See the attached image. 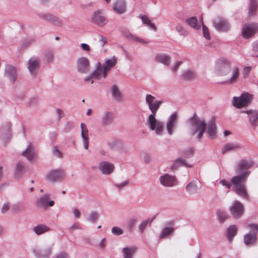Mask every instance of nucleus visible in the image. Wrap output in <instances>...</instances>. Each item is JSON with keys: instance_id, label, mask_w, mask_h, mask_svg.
Masks as SVG:
<instances>
[{"instance_id": "obj_1", "label": "nucleus", "mask_w": 258, "mask_h": 258, "mask_svg": "<svg viewBox=\"0 0 258 258\" xmlns=\"http://www.w3.org/2000/svg\"><path fill=\"white\" fill-rule=\"evenodd\" d=\"M155 97L150 94L147 95L146 97V102L152 112L147 118V123L151 130L155 131L157 135H160L163 132L164 124L162 122L157 120L155 116L162 101H155Z\"/></svg>"}, {"instance_id": "obj_2", "label": "nucleus", "mask_w": 258, "mask_h": 258, "mask_svg": "<svg viewBox=\"0 0 258 258\" xmlns=\"http://www.w3.org/2000/svg\"><path fill=\"white\" fill-rule=\"evenodd\" d=\"M231 62L229 60L225 59L218 60L215 65V70L219 75H227L231 71V76L226 81V84H234L236 83L239 77V70L237 67H233L230 69Z\"/></svg>"}, {"instance_id": "obj_3", "label": "nucleus", "mask_w": 258, "mask_h": 258, "mask_svg": "<svg viewBox=\"0 0 258 258\" xmlns=\"http://www.w3.org/2000/svg\"><path fill=\"white\" fill-rule=\"evenodd\" d=\"M250 172L237 173V175L231 178L230 182L234 186L235 192L239 196L248 200V194L246 190L245 183Z\"/></svg>"}, {"instance_id": "obj_4", "label": "nucleus", "mask_w": 258, "mask_h": 258, "mask_svg": "<svg viewBox=\"0 0 258 258\" xmlns=\"http://www.w3.org/2000/svg\"><path fill=\"white\" fill-rule=\"evenodd\" d=\"M190 123V133L192 135L196 136V137L200 140L202 138L204 133L206 131L207 124L203 119L199 118L196 114L189 119Z\"/></svg>"}, {"instance_id": "obj_5", "label": "nucleus", "mask_w": 258, "mask_h": 258, "mask_svg": "<svg viewBox=\"0 0 258 258\" xmlns=\"http://www.w3.org/2000/svg\"><path fill=\"white\" fill-rule=\"evenodd\" d=\"M252 98V95L248 93H244L239 97H234L233 104L236 107L240 108L247 106L251 101Z\"/></svg>"}, {"instance_id": "obj_6", "label": "nucleus", "mask_w": 258, "mask_h": 258, "mask_svg": "<svg viewBox=\"0 0 258 258\" xmlns=\"http://www.w3.org/2000/svg\"><path fill=\"white\" fill-rule=\"evenodd\" d=\"M251 160L242 159L239 161L235 166V171L236 173L250 172L248 171L253 165Z\"/></svg>"}, {"instance_id": "obj_7", "label": "nucleus", "mask_w": 258, "mask_h": 258, "mask_svg": "<svg viewBox=\"0 0 258 258\" xmlns=\"http://www.w3.org/2000/svg\"><path fill=\"white\" fill-rule=\"evenodd\" d=\"M258 30L257 25L254 23L245 24L242 29V35L244 38H249L253 36Z\"/></svg>"}, {"instance_id": "obj_8", "label": "nucleus", "mask_w": 258, "mask_h": 258, "mask_svg": "<svg viewBox=\"0 0 258 258\" xmlns=\"http://www.w3.org/2000/svg\"><path fill=\"white\" fill-rule=\"evenodd\" d=\"M78 71L83 74L88 73L90 69V61L86 57H81L77 61Z\"/></svg>"}, {"instance_id": "obj_9", "label": "nucleus", "mask_w": 258, "mask_h": 258, "mask_svg": "<svg viewBox=\"0 0 258 258\" xmlns=\"http://www.w3.org/2000/svg\"><path fill=\"white\" fill-rule=\"evenodd\" d=\"M248 227L253 233L247 234L244 236V241L246 245L252 244L255 241L256 238L255 233L258 231V226L256 224H249Z\"/></svg>"}, {"instance_id": "obj_10", "label": "nucleus", "mask_w": 258, "mask_h": 258, "mask_svg": "<svg viewBox=\"0 0 258 258\" xmlns=\"http://www.w3.org/2000/svg\"><path fill=\"white\" fill-rule=\"evenodd\" d=\"M92 20L94 23L100 27L104 26L107 23V19L100 10L94 13Z\"/></svg>"}, {"instance_id": "obj_11", "label": "nucleus", "mask_w": 258, "mask_h": 258, "mask_svg": "<svg viewBox=\"0 0 258 258\" xmlns=\"http://www.w3.org/2000/svg\"><path fill=\"white\" fill-rule=\"evenodd\" d=\"M243 206L239 201H235L230 208L231 215L234 218H239L243 213Z\"/></svg>"}, {"instance_id": "obj_12", "label": "nucleus", "mask_w": 258, "mask_h": 258, "mask_svg": "<svg viewBox=\"0 0 258 258\" xmlns=\"http://www.w3.org/2000/svg\"><path fill=\"white\" fill-rule=\"evenodd\" d=\"M64 176V173L62 170H53L47 174V178L48 180L54 182L63 178Z\"/></svg>"}, {"instance_id": "obj_13", "label": "nucleus", "mask_w": 258, "mask_h": 258, "mask_svg": "<svg viewBox=\"0 0 258 258\" xmlns=\"http://www.w3.org/2000/svg\"><path fill=\"white\" fill-rule=\"evenodd\" d=\"M99 169L104 174H109L114 169L113 164L106 161L101 162L99 164Z\"/></svg>"}, {"instance_id": "obj_14", "label": "nucleus", "mask_w": 258, "mask_h": 258, "mask_svg": "<svg viewBox=\"0 0 258 258\" xmlns=\"http://www.w3.org/2000/svg\"><path fill=\"white\" fill-rule=\"evenodd\" d=\"M215 27L218 31L226 32L229 30L230 26L227 21L222 18L218 19L215 23Z\"/></svg>"}, {"instance_id": "obj_15", "label": "nucleus", "mask_w": 258, "mask_h": 258, "mask_svg": "<svg viewBox=\"0 0 258 258\" xmlns=\"http://www.w3.org/2000/svg\"><path fill=\"white\" fill-rule=\"evenodd\" d=\"M160 182L162 184L166 186H173L176 184V181L174 177L165 175L160 177Z\"/></svg>"}, {"instance_id": "obj_16", "label": "nucleus", "mask_w": 258, "mask_h": 258, "mask_svg": "<svg viewBox=\"0 0 258 258\" xmlns=\"http://www.w3.org/2000/svg\"><path fill=\"white\" fill-rule=\"evenodd\" d=\"M39 60L36 58H32L28 61V69L32 75H35L39 66Z\"/></svg>"}, {"instance_id": "obj_17", "label": "nucleus", "mask_w": 258, "mask_h": 258, "mask_svg": "<svg viewBox=\"0 0 258 258\" xmlns=\"http://www.w3.org/2000/svg\"><path fill=\"white\" fill-rule=\"evenodd\" d=\"M116 62L117 59L115 56L106 60L105 64L102 68L104 70V78L106 77L108 72L115 66Z\"/></svg>"}, {"instance_id": "obj_18", "label": "nucleus", "mask_w": 258, "mask_h": 258, "mask_svg": "<svg viewBox=\"0 0 258 258\" xmlns=\"http://www.w3.org/2000/svg\"><path fill=\"white\" fill-rule=\"evenodd\" d=\"M5 75L13 83L15 82L17 79V73L14 67L12 66H7L5 70Z\"/></svg>"}, {"instance_id": "obj_19", "label": "nucleus", "mask_w": 258, "mask_h": 258, "mask_svg": "<svg viewBox=\"0 0 258 258\" xmlns=\"http://www.w3.org/2000/svg\"><path fill=\"white\" fill-rule=\"evenodd\" d=\"M81 136L83 139L84 146L85 149H88L89 147V137H88V130L86 125L82 123L81 124Z\"/></svg>"}, {"instance_id": "obj_20", "label": "nucleus", "mask_w": 258, "mask_h": 258, "mask_svg": "<svg viewBox=\"0 0 258 258\" xmlns=\"http://www.w3.org/2000/svg\"><path fill=\"white\" fill-rule=\"evenodd\" d=\"M201 188L200 181L195 180L190 182L186 186V190L189 194H195Z\"/></svg>"}, {"instance_id": "obj_21", "label": "nucleus", "mask_w": 258, "mask_h": 258, "mask_svg": "<svg viewBox=\"0 0 258 258\" xmlns=\"http://www.w3.org/2000/svg\"><path fill=\"white\" fill-rule=\"evenodd\" d=\"M177 119V113L174 112L171 114L167 123V130L169 135L172 134V130L175 125Z\"/></svg>"}, {"instance_id": "obj_22", "label": "nucleus", "mask_w": 258, "mask_h": 258, "mask_svg": "<svg viewBox=\"0 0 258 258\" xmlns=\"http://www.w3.org/2000/svg\"><path fill=\"white\" fill-rule=\"evenodd\" d=\"M54 202L50 201L49 202V196L47 195H44V196L40 198L38 204L39 206L43 207L44 209H46L48 206L52 207L54 205Z\"/></svg>"}, {"instance_id": "obj_23", "label": "nucleus", "mask_w": 258, "mask_h": 258, "mask_svg": "<svg viewBox=\"0 0 258 258\" xmlns=\"http://www.w3.org/2000/svg\"><path fill=\"white\" fill-rule=\"evenodd\" d=\"M113 10L117 13L121 14L125 12V4L123 0L116 1L113 5Z\"/></svg>"}, {"instance_id": "obj_24", "label": "nucleus", "mask_w": 258, "mask_h": 258, "mask_svg": "<svg viewBox=\"0 0 258 258\" xmlns=\"http://www.w3.org/2000/svg\"><path fill=\"white\" fill-rule=\"evenodd\" d=\"M170 57L164 53L157 54L155 57V60L158 62L162 63L168 66L170 63Z\"/></svg>"}, {"instance_id": "obj_25", "label": "nucleus", "mask_w": 258, "mask_h": 258, "mask_svg": "<svg viewBox=\"0 0 258 258\" xmlns=\"http://www.w3.org/2000/svg\"><path fill=\"white\" fill-rule=\"evenodd\" d=\"M208 133L212 138H214L216 135V127L215 124V119L213 117L210 121L208 126Z\"/></svg>"}, {"instance_id": "obj_26", "label": "nucleus", "mask_w": 258, "mask_h": 258, "mask_svg": "<svg viewBox=\"0 0 258 258\" xmlns=\"http://www.w3.org/2000/svg\"><path fill=\"white\" fill-rule=\"evenodd\" d=\"M240 148V146L236 144L228 143L225 144L223 147L221 153L223 154L227 152L235 151Z\"/></svg>"}, {"instance_id": "obj_27", "label": "nucleus", "mask_w": 258, "mask_h": 258, "mask_svg": "<svg viewBox=\"0 0 258 258\" xmlns=\"http://www.w3.org/2000/svg\"><path fill=\"white\" fill-rule=\"evenodd\" d=\"M102 77L104 78V70L102 68H98L91 75V76L85 79L88 81L90 79H100Z\"/></svg>"}, {"instance_id": "obj_28", "label": "nucleus", "mask_w": 258, "mask_h": 258, "mask_svg": "<svg viewBox=\"0 0 258 258\" xmlns=\"http://www.w3.org/2000/svg\"><path fill=\"white\" fill-rule=\"evenodd\" d=\"M113 114L111 112H107L105 113L102 118V124L107 125L112 123L113 119Z\"/></svg>"}, {"instance_id": "obj_29", "label": "nucleus", "mask_w": 258, "mask_h": 258, "mask_svg": "<svg viewBox=\"0 0 258 258\" xmlns=\"http://www.w3.org/2000/svg\"><path fill=\"white\" fill-rule=\"evenodd\" d=\"M136 249V247L135 246L123 248L122 249L123 258H132Z\"/></svg>"}, {"instance_id": "obj_30", "label": "nucleus", "mask_w": 258, "mask_h": 258, "mask_svg": "<svg viewBox=\"0 0 258 258\" xmlns=\"http://www.w3.org/2000/svg\"><path fill=\"white\" fill-rule=\"evenodd\" d=\"M247 113L251 125L254 127L258 126V112L256 111H251Z\"/></svg>"}, {"instance_id": "obj_31", "label": "nucleus", "mask_w": 258, "mask_h": 258, "mask_svg": "<svg viewBox=\"0 0 258 258\" xmlns=\"http://www.w3.org/2000/svg\"><path fill=\"white\" fill-rule=\"evenodd\" d=\"M196 74L192 71L187 70L183 72L181 76L183 80L190 81L196 78Z\"/></svg>"}, {"instance_id": "obj_32", "label": "nucleus", "mask_w": 258, "mask_h": 258, "mask_svg": "<svg viewBox=\"0 0 258 258\" xmlns=\"http://www.w3.org/2000/svg\"><path fill=\"white\" fill-rule=\"evenodd\" d=\"M237 228L235 225L230 226L227 229V238L230 241H232L233 238L237 233Z\"/></svg>"}, {"instance_id": "obj_33", "label": "nucleus", "mask_w": 258, "mask_h": 258, "mask_svg": "<svg viewBox=\"0 0 258 258\" xmlns=\"http://www.w3.org/2000/svg\"><path fill=\"white\" fill-rule=\"evenodd\" d=\"M23 155L30 161L34 158L35 154L33 151V148L31 145H29L27 149L23 152Z\"/></svg>"}, {"instance_id": "obj_34", "label": "nucleus", "mask_w": 258, "mask_h": 258, "mask_svg": "<svg viewBox=\"0 0 258 258\" xmlns=\"http://www.w3.org/2000/svg\"><path fill=\"white\" fill-rule=\"evenodd\" d=\"M34 232L37 235L42 234L50 230L49 228L44 225H39L33 228Z\"/></svg>"}, {"instance_id": "obj_35", "label": "nucleus", "mask_w": 258, "mask_h": 258, "mask_svg": "<svg viewBox=\"0 0 258 258\" xmlns=\"http://www.w3.org/2000/svg\"><path fill=\"white\" fill-rule=\"evenodd\" d=\"M186 22L190 26L196 30H198L201 28V26L198 23L197 19L195 17L187 19Z\"/></svg>"}, {"instance_id": "obj_36", "label": "nucleus", "mask_w": 258, "mask_h": 258, "mask_svg": "<svg viewBox=\"0 0 258 258\" xmlns=\"http://www.w3.org/2000/svg\"><path fill=\"white\" fill-rule=\"evenodd\" d=\"M112 94L116 100L119 101L121 100L122 94L116 85H114L112 87Z\"/></svg>"}, {"instance_id": "obj_37", "label": "nucleus", "mask_w": 258, "mask_h": 258, "mask_svg": "<svg viewBox=\"0 0 258 258\" xmlns=\"http://www.w3.org/2000/svg\"><path fill=\"white\" fill-rule=\"evenodd\" d=\"M257 10V1L256 0H250V4L249 9V15H253Z\"/></svg>"}, {"instance_id": "obj_38", "label": "nucleus", "mask_w": 258, "mask_h": 258, "mask_svg": "<svg viewBox=\"0 0 258 258\" xmlns=\"http://www.w3.org/2000/svg\"><path fill=\"white\" fill-rule=\"evenodd\" d=\"M24 170L25 167L23 163L20 162H18L16 167V176L20 177L24 172Z\"/></svg>"}, {"instance_id": "obj_39", "label": "nucleus", "mask_w": 258, "mask_h": 258, "mask_svg": "<svg viewBox=\"0 0 258 258\" xmlns=\"http://www.w3.org/2000/svg\"><path fill=\"white\" fill-rule=\"evenodd\" d=\"M45 19L46 20L52 22L54 24L56 25H59L61 24V21L57 18L55 16L50 15L47 14L45 16Z\"/></svg>"}, {"instance_id": "obj_40", "label": "nucleus", "mask_w": 258, "mask_h": 258, "mask_svg": "<svg viewBox=\"0 0 258 258\" xmlns=\"http://www.w3.org/2000/svg\"><path fill=\"white\" fill-rule=\"evenodd\" d=\"M140 18L145 24L151 27L153 29L156 30V28L155 25L151 22L150 19L147 16L141 15Z\"/></svg>"}, {"instance_id": "obj_41", "label": "nucleus", "mask_w": 258, "mask_h": 258, "mask_svg": "<svg viewBox=\"0 0 258 258\" xmlns=\"http://www.w3.org/2000/svg\"><path fill=\"white\" fill-rule=\"evenodd\" d=\"M174 230L173 227H165L163 229L162 232L160 235V238H163L165 236L169 235Z\"/></svg>"}, {"instance_id": "obj_42", "label": "nucleus", "mask_w": 258, "mask_h": 258, "mask_svg": "<svg viewBox=\"0 0 258 258\" xmlns=\"http://www.w3.org/2000/svg\"><path fill=\"white\" fill-rule=\"evenodd\" d=\"M177 164H180L181 165H183L187 167H191V165H189L187 164L184 160L179 158L175 162L174 164L172 166V169H176L177 168Z\"/></svg>"}, {"instance_id": "obj_43", "label": "nucleus", "mask_w": 258, "mask_h": 258, "mask_svg": "<svg viewBox=\"0 0 258 258\" xmlns=\"http://www.w3.org/2000/svg\"><path fill=\"white\" fill-rule=\"evenodd\" d=\"M152 222V220L150 219H146L141 223L139 226V228L142 233L143 232L144 229L147 226L149 223H151Z\"/></svg>"}, {"instance_id": "obj_44", "label": "nucleus", "mask_w": 258, "mask_h": 258, "mask_svg": "<svg viewBox=\"0 0 258 258\" xmlns=\"http://www.w3.org/2000/svg\"><path fill=\"white\" fill-rule=\"evenodd\" d=\"M217 215L219 217V220L221 221H223L227 218V215L226 213L221 210H219L217 211Z\"/></svg>"}, {"instance_id": "obj_45", "label": "nucleus", "mask_w": 258, "mask_h": 258, "mask_svg": "<svg viewBox=\"0 0 258 258\" xmlns=\"http://www.w3.org/2000/svg\"><path fill=\"white\" fill-rule=\"evenodd\" d=\"M251 68L250 67H245L243 69L242 75L244 79L248 77L249 74L251 71Z\"/></svg>"}, {"instance_id": "obj_46", "label": "nucleus", "mask_w": 258, "mask_h": 258, "mask_svg": "<svg viewBox=\"0 0 258 258\" xmlns=\"http://www.w3.org/2000/svg\"><path fill=\"white\" fill-rule=\"evenodd\" d=\"M203 32L205 38L209 40L210 39L209 31L208 28L204 25H203Z\"/></svg>"}, {"instance_id": "obj_47", "label": "nucleus", "mask_w": 258, "mask_h": 258, "mask_svg": "<svg viewBox=\"0 0 258 258\" xmlns=\"http://www.w3.org/2000/svg\"><path fill=\"white\" fill-rule=\"evenodd\" d=\"M98 218V213H97L96 212H93L90 214L89 217V220L92 222H94V221L97 220Z\"/></svg>"}, {"instance_id": "obj_48", "label": "nucleus", "mask_w": 258, "mask_h": 258, "mask_svg": "<svg viewBox=\"0 0 258 258\" xmlns=\"http://www.w3.org/2000/svg\"><path fill=\"white\" fill-rule=\"evenodd\" d=\"M112 232L115 235H119L123 233V231L119 227H113L112 229Z\"/></svg>"}, {"instance_id": "obj_49", "label": "nucleus", "mask_w": 258, "mask_h": 258, "mask_svg": "<svg viewBox=\"0 0 258 258\" xmlns=\"http://www.w3.org/2000/svg\"><path fill=\"white\" fill-rule=\"evenodd\" d=\"M107 38L103 35H100L99 36V42L100 45L103 47L107 43Z\"/></svg>"}, {"instance_id": "obj_50", "label": "nucleus", "mask_w": 258, "mask_h": 258, "mask_svg": "<svg viewBox=\"0 0 258 258\" xmlns=\"http://www.w3.org/2000/svg\"><path fill=\"white\" fill-rule=\"evenodd\" d=\"M220 183L223 186H225L228 189H230L232 186L231 183H229L226 179H222L220 181Z\"/></svg>"}, {"instance_id": "obj_51", "label": "nucleus", "mask_w": 258, "mask_h": 258, "mask_svg": "<svg viewBox=\"0 0 258 258\" xmlns=\"http://www.w3.org/2000/svg\"><path fill=\"white\" fill-rule=\"evenodd\" d=\"M79 229H81L79 223H76L69 228V231L71 232H72L74 230Z\"/></svg>"}, {"instance_id": "obj_52", "label": "nucleus", "mask_w": 258, "mask_h": 258, "mask_svg": "<svg viewBox=\"0 0 258 258\" xmlns=\"http://www.w3.org/2000/svg\"><path fill=\"white\" fill-rule=\"evenodd\" d=\"M136 223V220L135 219H131L129 220L128 223H127V226L130 228H132L135 224Z\"/></svg>"}, {"instance_id": "obj_53", "label": "nucleus", "mask_w": 258, "mask_h": 258, "mask_svg": "<svg viewBox=\"0 0 258 258\" xmlns=\"http://www.w3.org/2000/svg\"><path fill=\"white\" fill-rule=\"evenodd\" d=\"M176 30L178 32H180L183 35H186V32L185 30H184L183 27L180 25H178L176 26Z\"/></svg>"}, {"instance_id": "obj_54", "label": "nucleus", "mask_w": 258, "mask_h": 258, "mask_svg": "<svg viewBox=\"0 0 258 258\" xmlns=\"http://www.w3.org/2000/svg\"><path fill=\"white\" fill-rule=\"evenodd\" d=\"M53 154L56 157L61 158L62 157V153L57 150V149L55 147L53 150Z\"/></svg>"}, {"instance_id": "obj_55", "label": "nucleus", "mask_w": 258, "mask_h": 258, "mask_svg": "<svg viewBox=\"0 0 258 258\" xmlns=\"http://www.w3.org/2000/svg\"><path fill=\"white\" fill-rule=\"evenodd\" d=\"M10 209V205L9 203H5L2 209V212L3 213H5L8 211V210Z\"/></svg>"}, {"instance_id": "obj_56", "label": "nucleus", "mask_w": 258, "mask_h": 258, "mask_svg": "<svg viewBox=\"0 0 258 258\" xmlns=\"http://www.w3.org/2000/svg\"><path fill=\"white\" fill-rule=\"evenodd\" d=\"M46 57L47 58V61H51L53 58V54L52 52L51 51H49L46 53Z\"/></svg>"}, {"instance_id": "obj_57", "label": "nucleus", "mask_w": 258, "mask_h": 258, "mask_svg": "<svg viewBox=\"0 0 258 258\" xmlns=\"http://www.w3.org/2000/svg\"><path fill=\"white\" fill-rule=\"evenodd\" d=\"M81 47L82 48V49L86 51H89L90 50V46L86 44V43H82L81 44Z\"/></svg>"}, {"instance_id": "obj_58", "label": "nucleus", "mask_w": 258, "mask_h": 258, "mask_svg": "<svg viewBox=\"0 0 258 258\" xmlns=\"http://www.w3.org/2000/svg\"><path fill=\"white\" fill-rule=\"evenodd\" d=\"M73 213L76 218H78L80 217L81 214H80V212L79 211V210L78 209H74L73 210Z\"/></svg>"}, {"instance_id": "obj_59", "label": "nucleus", "mask_w": 258, "mask_h": 258, "mask_svg": "<svg viewBox=\"0 0 258 258\" xmlns=\"http://www.w3.org/2000/svg\"><path fill=\"white\" fill-rule=\"evenodd\" d=\"M128 182L127 181H124L122 183L118 184L117 185V187L118 188H121L122 187H124V186H126L128 184Z\"/></svg>"}, {"instance_id": "obj_60", "label": "nucleus", "mask_w": 258, "mask_h": 258, "mask_svg": "<svg viewBox=\"0 0 258 258\" xmlns=\"http://www.w3.org/2000/svg\"><path fill=\"white\" fill-rule=\"evenodd\" d=\"M193 150L192 149H190L185 155V157H187V158H189V157H190L192 156V155H193Z\"/></svg>"}, {"instance_id": "obj_61", "label": "nucleus", "mask_w": 258, "mask_h": 258, "mask_svg": "<svg viewBox=\"0 0 258 258\" xmlns=\"http://www.w3.org/2000/svg\"><path fill=\"white\" fill-rule=\"evenodd\" d=\"M134 39L136 41H138L142 43H147L149 42L148 41H146L143 40V39H140L137 37H134Z\"/></svg>"}, {"instance_id": "obj_62", "label": "nucleus", "mask_w": 258, "mask_h": 258, "mask_svg": "<svg viewBox=\"0 0 258 258\" xmlns=\"http://www.w3.org/2000/svg\"><path fill=\"white\" fill-rule=\"evenodd\" d=\"M181 64V61H178L177 62H176V63L175 64V65L174 66L173 68V71H176L179 67L180 66V65Z\"/></svg>"}, {"instance_id": "obj_63", "label": "nucleus", "mask_w": 258, "mask_h": 258, "mask_svg": "<svg viewBox=\"0 0 258 258\" xmlns=\"http://www.w3.org/2000/svg\"><path fill=\"white\" fill-rule=\"evenodd\" d=\"M55 258H68L67 254L65 253H61L57 255Z\"/></svg>"}, {"instance_id": "obj_64", "label": "nucleus", "mask_w": 258, "mask_h": 258, "mask_svg": "<svg viewBox=\"0 0 258 258\" xmlns=\"http://www.w3.org/2000/svg\"><path fill=\"white\" fill-rule=\"evenodd\" d=\"M224 134L225 136H227L230 134V132L228 131H225L224 132Z\"/></svg>"}]
</instances>
